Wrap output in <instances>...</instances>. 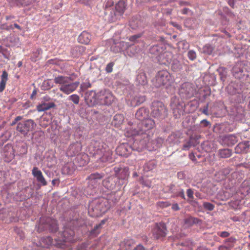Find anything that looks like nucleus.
Listing matches in <instances>:
<instances>
[{
	"label": "nucleus",
	"instance_id": "obj_50",
	"mask_svg": "<svg viewBox=\"0 0 250 250\" xmlns=\"http://www.w3.org/2000/svg\"><path fill=\"white\" fill-rule=\"evenodd\" d=\"M141 35L140 34L138 35H134L133 36H130L129 38V40L131 42H134L136 41L137 39L140 38Z\"/></svg>",
	"mask_w": 250,
	"mask_h": 250
},
{
	"label": "nucleus",
	"instance_id": "obj_33",
	"mask_svg": "<svg viewBox=\"0 0 250 250\" xmlns=\"http://www.w3.org/2000/svg\"><path fill=\"white\" fill-rule=\"evenodd\" d=\"M8 80V73L5 71H2L0 81V92H2L5 89L6 82Z\"/></svg>",
	"mask_w": 250,
	"mask_h": 250
},
{
	"label": "nucleus",
	"instance_id": "obj_49",
	"mask_svg": "<svg viewBox=\"0 0 250 250\" xmlns=\"http://www.w3.org/2000/svg\"><path fill=\"white\" fill-rule=\"evenodd\" d=\"M191 143L190 141H188L183 146V150H188L191 146Z\"/></svg>",
	"mask_w": 250,
	"mask_h": 250
},
{
	"label": "nucleus",
	"instance_id": "obj_40",
	"mask_svg": "<svg viewBox=\"0 0 250 250\" xmlns=\"http://www.w3.org/2000/svg\"><path fill=\"white\" fill-rule=\"evenodd\" d=\"M124 121V117L121 114H116L114 117L113 123L115 125L121 124Z\"/></svg>",
	"mask_w": 250,
	"mask_h": 250
},
{
	"label": "nucleus",
	"instance_id": "obj_54",
	"mask_svg": "<svg viewBox=\"0 0 250 250\" xmlns=\"http://www.w3.org/2000/svg\"><path fill=\"white\" fill-rule=\"evenodd\" d=\"M4 24L1 25V26H0V28L2 29H5L6 30H9L10 29H13L12 25H10L9 26H7L5 27H4Z\"/></svg>",
	"mask_w": 250,
	"mask_h": 250
},
{
	"label": "nucleus",
	"instance_id": "obj_53",
	"mask_svg": "<svg viewBox=\"0 0 250 250\" xmlns=\"http://www.w3.org/2000/svg\"><path fill=\"white\" fill-rule=\"evenodd\" d=\"M171 208L174 211H177L180 209V208L178 204H174L172 205Z\"/></svg>",
	"mask_w": 250,
	"mask_h": 250
},
{
	"label": "nucleus",
	"instance_id": "obj_58",
	"mask_svg": "<svg viewBox=\"0 0 250 250\" xmlns=\"http://www.w3.org/2000/svg\"><path fill=\"white\" fill-rule=\"evenodd\" d=\"M188 11H189V9L188 8H185L181 11V13L183 14L186 15L188 13Z\"/></svg>",
	"mask_w": 250,
	"mask_h": 250
},
{
	"label": "nucleus",
	"instance_id": "obj_64",
	"mask_svg": "<svg viewBox=\"0 0 250 250\" xmlns=\"http://www.w3.org/2000/svg\"><path fill=\"white\" fill-rule=\"evenodd\" d=\"M196 250H208V249L204 247H200Z\"/></svg>",
	"mask_w": 250,
	"mask_h": 250
},
{
	"label": "nucleus",
	"instance_id": "obj_19",
	"mask_svg": "<svg viewBox=\"0 0 250 250\" xmlns=\"http://www.w3.org/2000/svg\"><path fill=\"white\" fill-rule=\"evenodd\" d=\"M131 150V147L126 144H123L119 146L116 149V152L120 156L127 157L130 153Z\"/></svg>",
	"mask_w": 250,
	"mask_h": 250
},
{
	"label": "nucleus",
	"instance_id": "obj_8",
	"mask_svg": "<svg viewBox=\"0 0 250 250\" xmlns=\"http://www.w3.org/2000/svg\"><path fill=\"white\" fill-rule=\"evenodd\" d=\"M155 126V123L153 120L148 118L139 123L137 125V128L140 130L141 135L144 136L143 138L148 137V131L153 129Z\"/></svg>",
	"mask_w": 250,
	"mask_h": 250
},
{
	"label": "nucleus",
	"instance_id": "obj_17",
	"mask_svg": "<svg viewBox=\"0 0 250 250\" xmlns=\"http://www.w3.org/2000/svg\"><path fill=\"white\" fill-rule=\"evenodd\" d=\"M167 191L173 194V197H181L182 199H185V195L184 190L179 186L174 184H170L166 188Z\"/></svg>",
	"mask_w": 250,
	"mask_h": 250
},
{
	"label": "nucleus",
	"instance_id": "obj_13",
	"mask_svg": "<svg viewBox=\"0 0 250 250\" xmlns=\"http://www.w3.org/2000/svg\"><path fill=\"white\" fill-rule=\"evenodd\" d=\"M167 229L166 224L163 222L156 223L152 229V235L154 239L162 240L167 234Z\"/></svg>",
	"mask_w": 250,
	"mask_h": 250
},
{
	"label": "nucleus",
	"instance_id": "obj_30",
	"mask_svg": "<svg viewBox=\"0 0 250 250\" xmlns=\"http://www.w3.org/2000/svg\"><path fill=\"white\" fill-rule=\"evenodd\" d=\"M104 175L103 173H94L91 174L89 176L88 179L90 184L96 185L98 181L101 180L104 177Z\"/></svg>",
	"mask_w": 250,
	"mask_h": 250
},
{
	"label": "nucleus",
	"instance_id": "obj_5",
	"mask_svg": "<svg viewBox=\"0 0 250 250\" xmlns=\"http://www.w3.org/2000/svg\"><path fill=\"white\" fill-rule=\"evenodd\" d=\"M82 148V146L81 143L77 142L74 144L70 145L67 151V155L69 157H73L77 155V159L78 160L82 157L83 160L80 162V165H84L87 163L85 159L87 158V155L83 154L82 155H79Z\"/></svg>",
	"mask_w": 250,
	"mask_h": 250
},
{
	"label": "nucleus",
	"instance_id": "obj_20",
	"mask_svg": "<svg viewBox=\"0 0 250 250\" xmlns=\"http://www.w3.org/2000/svg\"><path fill=\"white\" fill-rule=\"evenodd\" d=\"M32 174L35 177L37 181L43 186L47 185V182L45 180L42 171L36 167H34L32 170Z\"/></svg>",
	"mask_w": 250,
	"mask_h": 250
},
{
	"label": "nucleus",
	"instance_id": "obj_62",
	"mask_svg": "<svg viewBox=\"0 0 250 250\" xmlns=\"http://www.w3.org/2000/svg\"><path fill=\"white\" fill-rule=\"evenodd\" d=\"M231 219L233 220L234 222H237L240 221L239 217L237 216H233L231 218Z\"/></svg>",
	"mask_w": 250,
	"mask_h": 250
},
{
	"label": "nucleus",
	"instance_id": "obj_56",
	"mask_svg": "<svg viewBox=\"0 0 250 250\" xmlns=\"http://www.w3.org/2000/svg\"><path fill=\"white\" fill-rule=\"evenodd\" d=\"M83 86L85 88H88L91 86V84L89 82H86L83 84Z\"/></svg>",
	"mask_w": 250,
	"mask_h": 250
},
{
	"label": "nucleus",
	"instance_id": "obj_21",
	"mask_svg": "<svg viewBox=\"0 0 250 250\" xmlns=\"http://www.w3.org/2000/svg\"><path fill=\"white\" fill-rule=\"evenodd\" d=\"M149 111L148 108L141 107L136 113V117L139 120L143 121L149 118Z\"/></svg>",
	"mask_w": 250,
	"mask_h": 250
},
{
	"label": "nucleus",
	"instance_id": "obj_12",
	"mask_svg": "<svg viewBox=\"0 0 250 250\" xmlns=\"http://www.w3.org/2000/svg\"><path fill=\"white\" fill-rule=\"evenodd\" d=\"M36 125V124L33 120L29 119L24 122L18 123L16 130L23 135H26L30 131L34 129Z\"/></svg>",
	"mask_w": 250,
	"mask_h": 250
},
{
	"label": "nucleus",
	"instance_id": "obj_31",
	"mask_svg": "<svg viewBox=\"0 0 250 250\" xmlns=\"http://www.w3.org/2000/svg\"><path fill=\"white\" fill-rule=\"evenodd\" d=\"M55 106L54 103H43L37 106V109L39 112H42L53 108Z\"/></svg>",
	"mask_w": 250,
	"mask_h": 250
},
{
	"label": "nucleus",
	"instance_id": "obj_23",
	"mask_svg": "<svg viewBox=\"0 0 250 250\" xmlns=\"http://www.w3.org/2000/svg\"><path fill=\"white\" fill-rule=\"evenodd\" d=\"M146 100L145 96L138 94L132 97L130 100V104L132 106H136L143 103Z\"/></svg>",
	"mask_w": 250,
	"mask_h": 250
},
{
	"label": "nucleus",
	"instance_id": "obj_24",
	"mask_svg": "<svg viewBox=\"0 0 250 250\" xmlns=\"http://www.w3.org/2000/svg\"><path fill=\"white\" fill-rule=\"evenodd\" d=\"M125 135L127 137H135L142 135L140 130L137 127L129 126L125 130Z\"/></svg>",
	"mask_w": 250,
	"mask_h": 250
},
{
	"label": "nucleus",
	"instance_id": "obj_3",
	"mask_svg": "<svg viewBox=\"0 0 250 250\" xmlns=\"http://www.w3.org/2000/svg\"><path fill=\"white\" fill-rule=\"evenodd\" d=\"M73 80L70 77L60 76L56 77L54 81L55 83L61 84L60 91L64 94H69L74 91L79 85V82H72Z\"/></svg>",
	"mask_w": 250,
	"mask_h": 250
},
{
	"label": "nucleus",
	"instance_id": "obj_61",
	"mask_svg": "<svg viewBox=\"0 0 250 250\" xmlns=\"http://www.w3.org/2000/svg\"><path fill=\"white\" fill-rule=\"evenodd\" d=\"M228 248H229L226 246H220L219 247V250H227Z\"/></svg>",
	"mask_w": 250,
	"mask_h": 250
},
{
	"label": "nucleus",
	"instance_id": "obj_39",
	"mask_svg": "<svg viewBox=\"0 0 250 250\" xmlns=\"http://www.w3.org/2000/svg\"><path fill=\"white\" fill-rule=\"evenodd\" d=\"M214 50V47L209 44H207L203 47V52L207 55H210Z\"/></svg>",
	"mask_w": 250,
	"mask_h": 250
},
{
	"label": "nucleus",
	"instance_id": "obj_63",
	"mask_svg": "<svg viewBox=\"0 0 250 250\" xmlns=\"http://www.w3.org/2000/svg\"><path fill=\"white\" fill-rule=\"evenodd\" d=\"M170 24H172L173 26L176 27L177 28H179L180 27V25H178L177 23L171 21Z\"/></svg>",
	"mask_w": 250,
	"mask_h": 250
},
{
	"label": "nucleus",
	"instance_id": "obj_57",
	"mask_svg": "<svg viewBox=\"0 0 250 250\" xmlns=\"http://www.w3.org/2000/svg\"><path fill=\"white\" fill-rule=\"evenodd\" d=\"M202 112L206 115H208V104L204 107Z\"/></svg>",
	"mask_w": 250,
	"mask_h": 250
},
{
	"label": "nucleus",
	"instance_id": "obj_38",
	"mask_svg": "<svg viewBox=\"0 0 250 250\" xmlns=\"http://www.w3.org/2000/svg\"><path fill=\"white\" fill-rule=\"evenodd\" d=\"M178 245L183 247L181 249V250H192L193 249V245L190 241H187L185 242L179 243Z\"/></svg>",
	"mask_w": 250,
	"mask_h": 250
},
{
	"label": "nucleus",
	"instance_id": "obj_2",
	"mask_svg": "<svg viewBox=\"0 0 250 250\" xmlns=\"http://www.w3.org/2000/svg\"><path fill=\"white\" fill-rule=\"evenodd\" d=\"M107 201L104 198L91 201L88 207V214L92 217H98L104 213L109 208Z\"/></svg>",
	"mask_w": 250,
	"mask_h": 250
},
{
	"label": "nucleus",
	"instance_id": "obj_22",
	"mask_svg": "<svg viewBox=\"0 0 250 250\" xmlns=\"http://www.w3.org/2000/svg\"><path fill=\"white\" fill-rule=\"evenodd\" d=\"M115 171L118 180H125L129 176L128 168H115Z\"/></svg>",
	"mask_w": 250,
	"mask_h": 250
},
{
	"label": "nucleus",
	"instance_id": "obj_35",
	"mask_svg": "<svg viewBox=\"0 0 250 250\" xmlns=\"http://www.w3.org/2000/svg\"><path fill=\"white\" fill-rule=\"evenodd\" d=\"M150 52L151 54L159 56L162 54L163 50V48L159 45H155L152 46L149 49Z\"/></svg>",
	"mask_w": 250,
	"mask_h": 250
},
{
	"label": "nucleus",
	"instance_id": "obj_37",
	"mask_svg": "<svg viewBox=\"0 0 250 250\" xmlns=\"http://www.w3.org/2000/svg\"><path fill=\"white\" fill-rule=\"evenodd\" d=\"M114 4V1L113 0H108L104 6V14L107 17H109L110 13H106L107 10L108 9L109 11H112V8H114L113 7Z\"/></svg>",
	"mask_w": 250,
	"mask_h": 250
},
{
	"label": "nucleus",
	"instance_id": "obj_6",
	"mask_svg": "<svg viewBox=\"0 0 250 250\" xmlns=\"http://www.w3.org/2000/svg\"><path fill=\"white\" fill-rule=\"evenodd\" d=\"M167 110L164 104L160 101H154L151 105V115L155 118H163L167 115Z\"/></svg>",
	"mask_w": 250,
	"mask_h": 250
},
{
	"label": "nucleus",
	"instance_id": "obj_9",
	"mask_svg": "<svg viewBox=\"0 0 250 250\" xmlns=\"http://www.w3.org/2000/svg\"><path fill=\"white\" fill-rule=\"evenodd\" d=\"M48 229L51 231L56 232L58 229V224L56 220L51 218H42L40 220L38 230L41 231Z\"/></svg>",
	"mask_w": 250,
	"mask_h": 250
},
{
	"label": "nucleus",
	"instance_id": "obj_10",
	"mask_svg": "<svg viewBox=\"0 0 250 250\" xmlns=\"http://www.w3.org/2000/svg\"><path fill=\"white\" fill-rule=\"evenodd\" d=\"M170 106L175 118H179L185 112V105L176 97L171 99Z\"/></svg>",
	"mask_w": 250,
	"mask_h": 250
},
{
	"label": "nucleus",
	"instance_id": "obj_32",
	"mask_svg": "<svg viewBox=\"0 0 250 250\" xmlns=\"http://www.w3.org/2000/svg\"><path fill=\"white\" fill-rule=\"evenodd\" d=\"M217 154L220 158H228L231 156L232 151L229 148L221 149L218 151Z\"/></svg>",
	"mask_w": 250,
	"mask_h": 250
},
{
	"label": "nucleus",
	"instance_id": "obj_26",
	"mask_svg": "<svg viewBox=\"0 0 250 250\" xmlns=\"http://www.w3.org/2000/svg\"><path fill=\"white\" fill-rule=\"evenodd\" d=\"M91 39V35L86 31H83L78 37V42L84 44H88Z\"/></svg>",
	"mask_w": 250,
	"mask_h": 250
},
{
	"label": "nucleus",
	"instance_id": "obj_16",
	"mask_svg": "<svg viewBox=\"0 0 250 250\" xmlns=\"http://www.w3.org/2000/svg\"><path fill=\"white\" fill-rule=\"evenodd\" d=\"M123 182L119 181L118 182L117 179L114 177H109L103 181L104 186L108 189L116 191L120 190L122 187Z\"/></svg>",
	"mask_w": 250,
	"mask_h": 250
},
{
	"label": "nucleus",
	"instance_id": "obj_43",
	"mask_svg": "<svg viewBox=\"0 0 250 250\" xmlns=\"http://www.w3.org/2000/svg\"><path fill=\"white\" fill-rule=\"evenodd\" d=\"M170 205V203L168 201H159L156 204L157 206L161 208H167Z\"/></svg>",
	"mask_w": 250,
	"mask_h": 250
},
{
	"label": "nucleus",
	"instance_id": "obj_41",
	"mask_svg": "<svg viewBox=\"0 0 250 250\" xmlns=\"http://www.w3.org/2000/svg\"><path fill=\"white\" fill-rule=\"evenodd\" d=\"M105 223V221L104 220H103L101 221V223L99 224V225H97L96 226H95L94 227V228L93 230H92L91 231V234L92 235H94L95 236H96L97 235H98V234H99L100 233V230L99 229H101V226L103 224H104Z\"/></svg>",
	"mask_w": 250,
	"mask_h": 250
},
{
	"label": "nucleus",
	"instance_id": "obj_4",
	"mask_svg": "<svg viewBox=\"0 0 250 250\" xmlns=\"http://www.w3.org/2000/svg\"><path fill=\"white\" fill-rule=\"evenodd\" d=\"M126 6L125 0L119 1L115 7L112 8V11L107 10L106 13H110L109 17H106L107 19L110 22H113L120 19V17L124 14Z\"/></svg>",
	"mask_w": 250,
	"mask_h": 250
},
{
	"label": "nucleus",
	"instance_id": "obj_28",
	"mask_svg": "<svg viewBox=\"0 0 250 250\" xmlns=\"http://www.w3.org/2000/svg\"><path fill=\"white\" fill-rule=\"evenodd\" d=\"M172 59V54L169 52H165L159 56L158 60L162 64L170 63Z\"/></svg>",
	"mask_w": 250,
	"mask_h": 250
},
{
	"label": "nucleus",
	"instance_id": "obj_27",
	"mask_svg": "<svg viewBox=\"0 0 250 250\" xmlns=\"http://www.w3.org/2000/svg\"><path fill=\"white\" fill-rule=\"evenodd\" d=\"M135 82L136 84L142 85H145L147 83L146 74L144 71H139L136 76Z\"/></svg>",
	"mask_w": 250,
	"mask_h": 250
},
{
	"label": "nucleus",
	"instance_id": "obj_60",
	"mask_svg": "<svg viewBox=\"0 0 250 250\" xmlns=\"http://www.w3.org/2000/svg\"><path fill=\"white\" fill-rule=\"evenodd\" d=\"M59 184V180L58 179H54L52 181V184L53 185V186H55L56 185H58Z\"/></svg>",
	"mask_w": 250,
	"mask_h": 250
},
{
	"label": "nucleus",
	"instance_id": "obj_18",
	"mask_svg": "<svg viewBox=\"0 0 250 250\" xmlns=\"http://www.w3.org/2000/svg\"><path fill=\"white\" fill-rule=\"evenodd\" d=\"M238 142L237 137L234 135L229 134L220 137V143L223 145L231 146Z\"/></svg>",
	"mask_w": 250,
	"mask_h": 250
},
{
	"label": "nucleus",
	"instance_id": "obj_11",
	"mask_svg": "<svg viewBox=\"0 0 250 250\" xmlns=\"http://www.w3.org/2000/svg\"><path fill=\"white\" fill-rule=\"evenodd\" d=\"M62 235L63 237L62 240L60 241V242H58L57 243V246L58 247L64 249L65 247H70V243L74 242V232L73 230L65 229L63 232Z\"/></svg>",
	"mask_w": 250,
	"mask_h": 250
},
{
	"label": "nucleus",
	"instance_id": "obj_48",
	"mask_svg": "<svg viewBox=\"0 0 250 250\" xmlns=\"http://www.w3.org/2000/svg\"><path fill=\"white\" fill-rule=\"evenodd\" d=\"M193 191L191 189H188L187 191L188 197L191 199H193Z\"/></svg>",
	"mask_w": 250,
	"mask_h": 250
},
{
	"label": "nucleus",
	"instance_id": "obj_46",
	"mask_svg": "<svg viewBox=\"0 0 250 250\" xmlns=\"http://www.w3.org/2000/svg\"><path fill=\"white\" fill-rule=\"evenodd\" d=\"M188 58L191 61L194 60L196 58V52L193 50H189L188 53Z\"/></svg>",
	"mask_w": 250,
	"mask_h": 250
},
{
	"label": "nucleus",
	"instance_id": "obj_34",
	"mask_svg": "<svg viewBox=\"0 0 250 250\" xmlns=\"http://www.w3.org/2000/svg\"><path fill=\"white\" fill-rule=\"evenodd\" d=\"M53 240L49 237H43L41 239L40 244L42 247L48 248L52 244Z\"/></svg>",
	"mask_w": 250,
	"mask_h": 250
},
{
	"label": "nucleus",
	"instance_id": "obj_15",
	"mask_svg": "<svg viewBox=\"0 0 250 250\" xmlns=\"http://www.w3.org/2000/svg\"><path fill=\"white\" fill-rule=\"evenodd\" d=\"M99 100L102 104L110 105L114 100V97L109 90L103 89L97 94Z\"/></svg>",
	"mask_w": 250,
	"mask_h": 250
},
{
	"label": "nucleus",
	"instance_id": "obj_42",
	"mask_svg": "<svg viewBox=\"0 0 250 250\" xmlns=\"http://www.w3.org/2000/svg\"><path fill=\"white\" fill-rule=\"evenodd\" d=\"M197 219L193 217H188L185 219V223L188 226H191L197 222Z\"/></svg>",
	"mask_w": 250,
	"mask_h": 250
},
{
	"label": "nucleus",
	"instance_id": "obj_59",
	"mask_svg": "<svg viewBox=\"0 0 250 250\" xmlns=\"http://www.w3.org/2000/svg\"><path fill=\"white\" fill-rule=\"evenodd\" d=\"M228 3L230 6L233 7L235 4V0H229Z\"/></svg>",
	"mask_w": 250,
	"mask_h": 250
},
{
	"label": "nucleus",
	"instance_id": "obj_52",
	"mask_svg": "<svg viewBox=\"0 0 250 250\" xmlns=\"http://www.w3.org/2000/svg\"><path fill=\"white\" fill-rule=\"evenodd\" d=\"M200 123L204 127H207L210 125V123L206 119L202 120Z\"/></svg>",
	"mask_w": 250,
	"mask_h": 250
},
{
	"label": "nucleus",
	"instance_id": "obj_55",
	"mask_svg": "<svg viewBox=\"0 0 250 250\" xmlns=\"http://www.w3.org/2000/svg\"><path fill=\"white\" fill-rule=\"evenodd\" d=\"M133 250H145V248L143 245L139 244L134 248Z\"/></svg>",
	"mask_w": 250,
	"mask_h": 250
},
{
	"label": "nucleus",
	"instance_id": "obj_51",
	"mask_svg": "<svg viewBox=\"0 0 250 250\" xmlns=\"http://www.w3.org/2000/svg\"><path fill=\"white\" fill-rule=\"evenodd\" d=\"M113 65V64L112 63H108L106 67V71L108 73L111 72L112 71Z\"/></svg>",
	"mask_w": 250,
	"mask_h": 250
},
{
	"label": "nucleus",
	"instance_id": "obj_1",
	"mask_svg": "<svg viewBox=\"0 0 250 250\" xmlns=\"http://www.w3.org/2000/svg\"><path fill=\"white\" fill-rule=\"evenodd\" d=\"M90 153L97 159V161L103 163L110 161L112 159V151L104 143L99 141H93L89 146Z\"/></svg>",
	"mask_w": 250,
	"mask_h": 250
},
{
	"label": "nucleus",
	"instance_id": "obj_45",
	"mask_svg": "<svg viewBox=\"0 0 250 250\" xmlns=\"http://www.w3.org/2000/svg\"><path fill=\"white\" fill-rule=\"evenodd\" d=\"M203 207L205 208L209 211L213 210L214 208V206L208 202H204L203 203Z\"/></svg>",
	"mask_w": 250,
	"mask_h": 250
},
{
	"label": "nucleus",
	"instance_id": "obj_47",
	"mask_svg": "<svg viewBox=\"0 0 250 250\" xmlns=\"http://www.w3.org/2000/svg\"><path fill=\"white\" fill-rule=\"evenodd\" d=\"M218 235L221 237L226 238L229 235V233L226 231L218 232Z\"/></svg>",
	"mask_w": 250,
	"mask_h": 250
},
{
	"label": "nucleus",
	"instance_id": "obj_29",
	"mask_svg": "<svg viewBox=\"0 0 250 250\" xmlns=\"http://www.w3.org/2000/svg\"><path fill=\"white\" fill-rule=\"evenodd\" d=\"M135 244V242L132 239H126L121 243L120 247L125 250H131Z\"/></svg>",
	"mask_w": 250,
	"mask_h": 250
},
{
	"label": "nucleus",
	"instance_id": "obj_14",
	"mask_svg": "<svg viewBox=\"0 0 250 250\" xmlns=\"http://www.w3.org/2000/svg\"><path fill=\"white\" fill-rule=\"evenodd\" d=\"M195 89L189 83H185L181 84L179 89V94L181 97L189 99L194 96Z\"/></svg>",
	"mask_w": 250,
	"mask_h": 250
},
{
	"label": "nucleus",
	"instance_id": "obj_7",
	"mask_svg": "<svg viewBox=\"0 0 250 250\" xmlns=\"http://www.w3.org/2000/svg\"><path fill=\"white\" fill-rule=\"evenodd\" d=\"M173 82V79L167 70L160 71L156 76V86L157 87L170 85Z\"/></svg>",
	"mask_w": 250,
	"mask_h": 250
},
{
	"label": "nucleus",
	"instance_id": "obj_44",
	"mask_svg": "<svg viewBox=\"0 0 250 250\" xmlns=\"http://www.w3.org/2000/svg\"><path fill=\"white\" fill-rule=\"evenodd\" d=\"M69 99L71 100L75 104H78L80 101L79 96L76 94H73L69 96Z\"/></svg>",
	"mask_w": 250,
	"mask_h": 250
},
{
	"label": "nucleus",
	"instance_id": "obj_25",
	"mask_svg": "<svg viewBox=\"0 0 250 250\" xmlns=\"http://www.w3.org/2000/svg\"><path fill=\"white\" fill-rule=\"evenodd\" d=\"M249 141L239 143L235 147V152L237 154L245 153L249 149Z\"/></svg>",
	"mask_w": 250,
	"mask_h": 250
},
{
	"label": "nucleus",
	"instance_id": "obj_36",
	"mask_svg": "<svg viewBox=\"0 0 250 250\" xmlns=\"http://www.w3.org/2000/svg\"><path fill=\"white\" fill-rule=\"evenodd\" d=\"M156 167V164L154 161H149L144 166V169L146 171H151Z\"/></svg>",
	"mask_w": 250,
	"mask_h": 250
}]
</instances>
